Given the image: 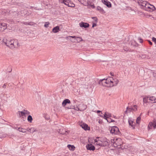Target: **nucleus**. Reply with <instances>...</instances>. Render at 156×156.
<instances>
[{"instance_id": "1", "label": "nucleus", "mask_w": 156, "mask_h": 156, "mask_svg": "<svg viewBox=\"0 0 156 156\" xmlns=\"http://www.w3.org/2000/svg\"><path fill=\"white\" fill-rule=\"evenodd\" d=\"M100 83L105 87H112L116 85L119 80L116 78H114L112 77H109L106 79H103L100 80Z\"/></svg>"}, {"instance_id": "2", "label": "nucleus", "mask_w": 156, "mask_h": 156, "mask_svg": "<svg viewBox=\"0 0 156 156\" xmlns=\"http://www.w3.org/2000/svg\"><path fill=\"white\" fill-rule=\"evenodd\" d=\"M138 2L141 9L147 11L152 12L155 9L154 5L150 4L146 1L140 0Z\"/></svg>"}, {"instance_id": "3", "label": "nucleus", "mask_w": 156, "mask_h": 156, "mask_svg": "<svg viewBox=\"0 0 156 156\" xmlns=\"http://www.w3.org/2000/svg\"><path fill=\"white\" fill-rule=\"evenodd\" d=\"M91 139L89 140V141L94 144L95 145L97 146L105 147L108 145V142L107 139L104 138H97L94 140V141L91 142Z\"/></svg>"}, {"instance_id": "4", "label": "nucleus", "mask_w": 156, "mask_h": 156, "mask_svg": "<svg viewBox=\"0 0 156 156\" xmlns=\"http://www.w3.org/2000/svg\"><path fill=\"white\" fill-rule=\"evenodd\" d=\"M3 42L6 45L11 49H13L18 46V42L16 40H11L9 38H4Z\"/></svg>"}, {"instance_id": "5", "label": "nucleus", "mask_w": 156, "mask_h": 156, "mask_svg": "<svg viewBox=\"0 0 156 156\" xmlns=\"http://www.w3.org/2000/svg\"><path fill=\"white\" fill-rule=\"evenodd\" d=\"M143 102L146 103H154L156 102V98L151 96L145 97L143 98Z\"/></svg>"}, {"instance_id": "6", "label": "nucleus", "mask_w": 156, "mask_h": 156, "mask_svg": "<svg viewBox=\"0 0 156 156\" xmlns=\"http://www.w3.org/2000/svg\"><path fill=\"white\" fill-rule=\"evenodd\" d=\"M112 143L114 147H118L120 146L122 144V141L120 138H115L113 140H112Z\"/></svg>"}, {"instance_id": "7", "label": "nucleus", "mask_w": 156, "mask_h": 156, "mask_svg": "<svg viewBox=\"0 0 156 156\" xmlns=\"http://www.w3.org/2000/svg\"><path fill=\"white\" fill-rule=\"evenodd\" d=\"M17 114L19 117H22L23 118L24 116L26 117L27 115H29L30 112L27 110L24 109L22 111L18 112Z\"/></svg>"}, {"instance_id": "8", "label": "nucleus", "mask_w": 156, "mask_h": 156, "mask_svg": "<svg viewBox=\"0 0 156 156\" xmlns=\"http://www.w3.org/2000/svg\"><path fill=\"white\" fill-rule=\"evenodd\" d=\"M152 128L154 129L156 128V120L154 119L153 122H151L149 123L147 127L148 130H149Z\"/></svg>"}, {"instance_id": "9", "label": "nucleus", "mask_w": 156, "mask_h": 156, "mask_svg": "<svg viewBox=\"0 0 156 156\" xmlns=\"http://www.w3.org/2000/svg\"><path fill=\"white\" fill-rule=\"evenodd\" d=\"M87 108V106L86 105L82 103L77 106L76 108L77 109L76 110L78 111H83L86 109Z\"/></svg>"}, {"instance_id": "10", "label": "nucleus", "mask_w": 156, "mask_h": 156, "mask_svg": "<svg viewBox=\"0 0 156 156\" xmlns=\"http://www.w3.org/2000/svg\"><path fill=\"white\" fill-rule=\"evenodd\" d=\"M7 24L4 22H0V32H2L7 29Z\"/></svg>"}, {"instance_id": "11", "label": "nucleus", "mask_w": 156, "mask_h": 156, "mask_svg": "<svg viewBox=\"0 0 156 156\" xmlns=\"http://www.w3.org/2000/svg\"><path fill=\"white\" fill-rule=\"evenodd\" d=\"M110 130V132L112 133L117 134L119 132V130L118 128L116 126L111 127Z\"/></svg>"}, {"instance_id": "12", "label": "nucleus", "mask_w": 156, "mask_h": 156, "mask_svg": "<svg viewBox=\"0 0 156 156\" xmlns=\"http://www.w3.org/2000/svg\"><path fill=\"white\" fill-rule=\"evenodd\" d=\"M84 5L85 6H88L90 8L94 9L95 8L93 3L91 1H88L87 2H85Z\"/></svg>"}, {"instance_id": "13", "label": "nucleus", "mask_w": 156, "mask_h": 156, "mask_svg": "<svg viewBox=\"0 0 156 156\" xmlns=\"http://www.w3.org/2000/svg\"><path fill=\"white\" fill-rule=\"evenodd\" d=\"M79 125L85 130H89L90 128L87 124L82 122L80 123Z\"/></svg>"}, {"instance_id": "14", "label": "nucleus", "mask_w": 156, "mask_h": 156, "mask_svg": "<svg viewBox=\"0 0 156 156\" xmlns=\"http://www.w3.org/2000/svg\"><path fill=\"white\" fill-rule=\"evenodd\" d=\"M111 117L112 114L111 113L108 112H105L104 114L103 118L105 119Z\"/></svg>"}, {"instance_id": "15", "label": "nucleus", "mask_w": 156, "mask_h": 156, "mask_svg": "<svg viewBox=\"0 0 156 156\" xmlns=\"http://www.w3.org/2000/svg\"><path fill=\"white\" fill-rule=\"evenodd\" d=\"M102 2L108 7L110 8L111 7L112 5L111 3L107 0H102Z\"/></svg>"}, {"instance_id": "16", "label": "nucleus", "mask_w": 156, "mask_h": 156, "mask_svg": "<svg viewBox=\"0 0 156 156\" xmlns=\"http://www.w3.org/2000/svg\"><path fill=\"white\" fill-rule=\"evenodd\" d=\"M87 148V149L90 150L94 151L95 149V147L92 144H88L86 146Z\"/></svg>"}, {"instance_id": "17", "label": "nucleus", "mask_w": 156, "mask_h": 156, "mask_svg": "<svg viewBox=\"0 0 156 156\" xmlns=\"http://www.w3.org/2000/svg\"><path fill=\"white\" fill-rule=\"evenodd\" d=\"M80 27H81L87 28L89 27V24L87 23L81 22L79 23Z\"/></svg>"}, {"instance_id": "18", "label": "nucleus", "mask_w": 156, "mask_h": 156, "mask_svg": "<svg viewBox=\"0 0 156 156\" xmlns=\"http://www.w3.org/2000/svg\"><path fill=\"white\" fill-rule=\"evenodd\" d=\"M128 122L129 126H131L133 129H134L135 127V125L134 124V123H134L133 120L131 119H129L128 120Z\"/></svg>"}, {"instance_id": "19", "label": "nucleus", "mask_w": 156, "mask_h": 156, "mask_svg": "<svg viewBox=\"0 0 156 156\" xmlns=\"http://www.w3.org/2000/svg\"><path fill=\"white\" fill-rule=\"evenodd\" d=\"M70 103V101L68 99H66L63 101L62 105L64 107L67 104H69Z\"/></svg>"}, {"instance_id": "20", "label": "nucleus", "mask_w": 156, "mask_h": 156, "mask_svg": "<svg viewBox=\"0 0 156 156\" xmlns=\"http://www.w3.org/2000/svg\"><path fill=\"white\" fill-rule=\"evenodd\" d=\"M97 10L100 13L102 14H104L105 13V12L101 7L98 6L97 7Z\"/></svg>"}, {"instance_id": "21", "label": "nucleus", "mask_w": 156, "mask_h": 156, "mask_svg": "<svg viewBox=\"0 0 156 156\" xmlns=\"http://www.w3.org/2000/svg\"><path fill=\"white\" fill-rule=\"evenodd\" d=\"M17 129L20 132H21L24 133H26L27 131V129L23 128L21 127L18 128Z\"/></svg>"}, {"instance_id": "22", "label": "nucleus", "mask_w": 156, "mask_h": 156, "mask_svg": "<svg viewBox=\"0 0 156 156\" xmlns=\"http://www.w3.org/2000/svg\"><path fill=\"white\" fill-rule=\"evenodd\" d=\"M60 30L59 27V26H57L52 29V32L54 33H56L58 32Z\"/></svg>"}, {"instance_id": "23", "label": "nucleus", "mask_w": 156, "mask_h": 156, "mask_svg": "<svg viewBox=\"0 0 156 156\" xmlns=\"http://www.w3.org/2000/svg\"><path fill=\"white\" fill-rule=\"evenodd\" d=\"M28 131H29L30 133H33L34 132H37V130L34 127H31L28 130Z\"/></svg>"}, {"instance_id": "24", "label": "nucleus", "mask_w": 156, "mask_h": 156, "mask_svg": "<svg viewBox=\"0 0 156 156\" xmlns=\"http://www.w3.org/2000/svg\"><path fill=\"white\" fill-rule=\"evenodd\" d=\"M68 37H72L73 38H78L79 39V42L83 41V39L81 37H76L75 36H69Z\"/></svg>"}, {"instance_id": "25", "label": "nucleus", "mask_w": 156, "mask_h": 156, "mask_svg": "<svg viewBox=\"0 0 156 156\" xmlns=\"http://www.w3.org/2000/svg\"><path fill=\"white\" fill-rule=\"evenodd\" d=\"M67 147L71 151H74L75 149V147L73 145L69 144L67 145Z\"/></svg>"}, {"instance_id": "26", "label": "nucleus", "mask_w": 156, "mask_h": 156, "mask_svg": "<svg viewBox=\"0 0 156 156\" xmlns=\"http://www.w3.org/2000/svg\"><path fill=\"white\" fill-rule=\"evenodd\" d=\"M27 119L28 121L29 122L31 123L33 120V119H32V117L30 115H29L27 117Z\"/></svg>"}, {"instance_id": "27", "label": "nucleus", "mask_w": 156, "mask_h": 156, "mask_svg": "<svg viewBox=\"0 0 156 156\" xmlns=\"http://www.w3.org/2000/svg\"><path fill=\"white\" fill-rule=\"evenodd\" d=\"M141 120V118L140 117H138L137 118L136 121V124H139L140 123Z\"/></svg>"}, {"instance_id": "28", "label": "nucleus", "mask_w": 156, "mask_h": 156, "mask_svg": "<svg viewBox=\"0 0 156 156\" xmlns=\"http://www.w3.org/2000/svg\"><path fill=\"white\" fill-rule=\"evenodd\" d=\"M75 6V5L73 4L71 1H69V5L68 6L69 7H73Z\"/></svg>"}, {"instance_id": "29", "label": "nucleus", "mask_w": 156, "mask_h": 156, "mask_svg": "<svg viewBox=\"0 0 156 156\" xmlns=\"http://www.w3.org/2000/svg\"><path fill=\"white\" fill-rule=\"evenodd\" d=\"M132 111H133V110L132 109V108L131 107L130 108L129 107H127L126 108V112H130Z\"/></svg>"}, {"instance_id": "30", "label": "nucleus", "mask_w": 156, "mask_h": 156, "mask_svg": "<svg viewBox=\"0 0 156 156\" xmlns=\"http://www.w3.org/2000/svg\"><path fill=\"white\" fill-rule=\"evenodd\" d=\"M131 108L133 111H136L137 110V106L136 105H134L133 107Z\"/></svg>"}, {"instance_id": "31", "label": "nucleus", "mask_w": 156, "mask_h": 156, "mask_svg": "<svg viewBox=\"0 0 156 156\" xmlns=\"http://www.w3.org/2000/svg\"><path fill=\"white\" fill-rule=\"evenodd\" d=\"M65 1L64 4L68 6L69 5V1H70L69 0H66L65 1Z\"/></svg>"}, {"instance_id": "32", "label": "nucleus", "mask_w": 156, "mask_h": 156, "mask_svg": "<svg viewBox=\"0 0 156 156\" xmlns=\"http://www.w3.org/2000/svg\"><path fill=\"white\" fill-rule=\"evenodd\" d=\"M146 17L147 18H149V17H151V19H152V20H154V17H153V16H152L151 15H150V14H146Z\"/></svg>"}, {"instance_id": "33", "label": "nucleus", "mask_w": 156, "mask_h": 156, "mask_svg": "<svg viewBox=\"0 0 156 156\" xmlns=\"http://www.w3.org/2000/svg\"><path fill=\"white\" fill-rule=\"evenodd\" d=\"M50 23L49 22H46L45 23L44 27H48L49 26Z\"/></svg>"}, {"instance_id": "34", "label": "nucleus", "mask_w": 156, "mask_h": 156, "mask_svg": "<svg viewBox=\"0 0 156 156\" xmlns=\"http://www.w3.org/2000/svg\"><path fill=\"white\" fill-rule=\"evenodd\" d=\"M106 120H107V122H114V120H112V119H109V118H108V119H105Z\"/></svg>"}, {"instance_id": "35", "label": "nucleus", "mask_w": 156, "mask_h": 156, "mask_svg": "<svg viewBox=\"0 0 156 156\" xmlns=\"http://www.w3.org/2000/svg\"><path fill=\"white\" fill-rule=\"evenodd\" d=\"M152 41L156 44V38L154 37H153L152 38Z\"/></svg>"}, {"instance_id": "36", "label": "nucleus", "mask_w": 156, "mask_h": 156, "mask_svg": "<svg viewBox=\"0 0 156 156\" xmlns=\"http://www.w3.org/2000/svg\"><path fill=\"white\" fill-rule=\"evenodd\" d=\"M79 2H80L81 4L84 5L85 2L84 1V0H78Z\"/></svg>"}, {"instance_id": "37", "label": "nucleus", "mask_w": 156, "mask_h": 156, "mask_svg": "<svg viewBox=\"0 0 156 156\" xmlns=\"http://www.w3.org/2000/svg\"><path fill=\"white\" fill-rule=\"evenodd\" d=\"M132 44L134 46H136L137 45V44L134 41H132Z\"/></svg>"}, {"instance_id": "38", "label": "nucleus", "mask_w": 156, "mask_h": 156, "mask_svg": "<svg viewBox=\"0 0 156 156\" xmlns=\"http://www.w3.org/2000/svg\"><path fill=\"white\" fill-rule=\"evenodd\" d=\"M64 131H65V132H64V133L63 132V133H62V134H67L68 133V131H66V130H65V129H64Z\"/></svg>"}, {"instance_id": "39", "label": "nucleus", "mask_w": 156, "mask_h": 156, "mask_svg": "<svg viewBox=\"0 0 156 156\" xmlns=\"http://www.w3.org/2000/svg\"><path fill=\"white\" fill-rule=\"evenodd\" d=\"M141 58H144L146 57V55L144 54H142L141 56Z\"/></svg>"}, {"instance_id": "40", "label": "nucleus", "mask_w": 156, "mask_h": 156, "mask_svg": "<svg viewBox=\"0 0 156 156\" xmlns=\"http://www.w3.org/2000/svg\"><path fill=\"white\" fill-rule=\"evenodd\" d=\"M98 123L100 124H102L103 123V121H102V120H101V119H100L98 121Z\"/></svg>"}, {"instance_id": "41", "label": "nucleus", "mask_w": 156, "mask_h": 156, "mask_svg": "<svg viewBox=\"0 0 156 156\" xmlns=\"http://www.w3.org/2000/svg\"><path fill=\"white\" fill-rule=\"evenodd\" d=\"M101 113H100L99 114H98V115L100 116V117H102L103 118V116L102 115H101L102 114V113L101 112H100Z\"/></svg>"}, {"instance_id": "42", "label": "nucleus", "mask_w": 156, "mask_h": 156, "mask_svg": "<svg viewBox=\"0 0 156 156\" xmlns=\"http://www.w3.org/2000/svg\"><path fill=\"white\" fill-rule=\"evenodd\" d=\"M6 84L5 83L3 86L2 87H3V88H5L6 87Z\"/></svg>"}, {"instance_id": "43", "label": "nucleus", "mask_w": 156, "mask_h": 156, "mask_svg": "<svg viewBox=\"0 0 156 156\" xmlns=\"http://www.w3.org/2000/svg\"><path fill=\"white\" fill-rule=\"evenodd\" d=\"M139 42H140V43H142L143 42V40L142 39H141V38H139Z\"/></svg>"}, {"instance_id": "44", "label": "nucleus", "mask_w": 156, "mask_h": 156, "mask_svg": "<svg viewBox=\"0 0 156 156\" xmlns=\"http://www.w3.org/2000/svg\"><path fill=\"white\" fill-rule=\"evenodd\" d=\"M96 26V23H93L92 25V27H94Z\"/></svg>"}, {"instance_id": "45", "label": "nucleus", "mask_w": 156, "mask_h": 156, "mask_svg": "<svg viewBox=\"0 0 156 156\" xmlns=\"http://www.w3.org/2000/svg\"><path fill=\"white\" fill-rule=\"evenodd\" d=\"M148 42L149 44L150 45H152V43L149 40H148Z\"/></svg>"}, {"instance_id": "46", "label": "nucleus", "mask_w": 156, "mask_h": 156, "mask_svg": "<svg viewBox=\"0 0 156 156\" xmlns=\"http://www.w3.org/2000/svg\"><path fill=\"white\" fill-rule=\"evenodd\" d=\"M92 18L94 19L96 21H97L98 19H97V18H96V17H92Z\"/></svg>"}, {"instance_id": "47", "label": "nucleus", "mask_w": 156, "mask_h": 156, "mask_svg": "<svg viewBox=\"0 0 156 156\" xmlns=\"http://www.w3.org/2000/svg\"><path fill=\"white\" fill-rule=\"evenodd\" d=\"M101 112V111H99V110H98L97 111V112L98 114H99V113H100Z\"/></svg>"}, {"instance_id": "48", "label": "nucleus", "mask_w": 156, "mask_h": 156, "mask_svg": "<svg viewBox=\"0 0 156 156\" xmlns=\"http://www.w3.org/2000/svg\"><path fill=\"white\" fill-rule=\"evenodd\" d=\"M67 37L68 38V39L70 40L71 41H71V39L69 38L70 37Z\"/></svg>"}, {"instance_id": "49", "label": "nucleus", "mask_w": 156, "mask_h": 156, "mask_svg": "<svg viewBox=\"0 0 156 156\" xmlns=\"http://www.w3.org/2000/svg\"><path fill=\"white\" fill-rule=\"evenodd\" d=\"M67 37L68 38V39L70 40L71 41H71V39L69 38L70 37Z\"/></svg>"}, {"instance_id": "50", "label": "nucleus", "mask_w": 156, "mask_h": 156, "mask_svg": "<svg viewBox=\"0 0 156 156\" xmlns=\"http://www.w3.org/2000/svg\"><path fill=\"white\" fill-rule=\"evenodd\" d=\"M3 137L1 135H0V138H2Z\"/></svg>"}, {"instance_id": "51", "label": "nucleus", "mask_w": 156, "mask_h": 156, "mask_svg": "<svg viewBox=\"0 0 156 156\" xmlns=\"http://www.w3.org/2000/svg\"><path fill=\"white\" fill-rule=\"evenodd\" d=\"M59 1L61 2V1L59 0Z\"/></svg>"}, {"instance_id": "52", "label": "nucleus", "mask_w": 156, "mask_h": 156, "mask_svg": "<svg viewBox=\"0 0 156 156\" xmlns=\"http://www.w3.org/2000/svg\"><path fill=\"white\" fill-rule=\"evenodd\" d=\"M59 1L61 2V1L59 0Z\"/></svg>"}]
</instances>
